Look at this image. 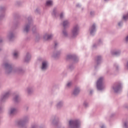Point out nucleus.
<instances>
[{
	"instance_id": "f257e3e1",
	"label": "nucleus",
	"mask_w": 128,
	"mask_h": 128,
	"mask_svg": "<svg viewBox=\"0 0 128 128\" xmlns=\"http://www.w3.org/2000/svg\"><path fill=\"white\" fill-rule=\"evenodd\" d=\"M104 88V78H100L97 81V88L99 90H102Z\"/></svg>"
},
{
	"instance_id": "f03ea898",
	"label": "nucleus",
	"mask_w": 128,
	"mask_h": 128,
	"mask_svg": "<svg viewBox=\"0 0 128 128\" xmlns=\"http://www.w3.org/2000/svg\"><path fill=\"white\" fill-rule=\"evenodd\" d=\"M78 27L76 26L74 28L73 30H72V33L73 36H76L78 34Z\"/></svg>"
},
{
	"instance_id": "7ed1b4c3",
	"label": "nucleus",
	"mask_w": 128,
	"mask_h": 128,
	"mask_svg": "<svg viewBox=\"0 0 128 128\" xmlns=\"http://www.w3.org/2000/svg\"><path fill=\"white\" fill-rule=\"evenodd\" d=\"M46 68H48V62H44L42 64V70H46Z\"/></svg>"
},
{
	"instance_id": "20e7f679",
	"label": "nucleus",
	"mask_w": 128,
	"mask_h": 128,
	"mask_svg": "<svg viewBox=\"0 0 128 128\" xmlns=\"http://www.w3.org/2000/svg\"><path fill=\"white\" fill-rule=\"evenodd\" d=\"M70 126H76L78 124H76V122L73 120H70L69 122Z\"/></svg>"
},
{
	"instance_id": "39448f33",
	"label": "nucleus",
	"mask_w": 128,
	"mask_h": 128,
	"mask_svg": "<svg viewBox=\"0 0 128 128\" xmlns=\"http://www.w3.org/2000/svg\"><path fill=\"white\" fill-rule=\"evenodd\" d=\"M80 92V89L78 88L75 89L74 92V96H76Z\"/></svg>"
},
{
	"instance_id": "423d86ee",
	"label": "nucleus",
	"mask_w": 128,
	"mask_h": 128,
	"mask_svg": "<svg viewBox=\"0 0 128 128\" xmlns=\"http://www.w3.org/2000/svg\"><path fill=\"white\" fill-rule=\"evenodd\" d=\"M114 90L116 92H118L120 90V86H117L116 88H114Z\"/></svg>"
},
{
	"instance_id": "0eeeda50",
	"label": "nucleus",
	"mask_w": 128,
	"mask_h": 128,
	"mask_svg": "<svg viewBox=\"0 0 128 128\" xmlns=\"http://www.w3.org/2000/svg\"><path fill=\"white\" fill-rule=\"evenodd\" d=\"M46 6H52V1L48 0L46 2Z\"/></svg>"
},
{
	"instance_id": "6e6552de",
	"label": "nucleus",
	"mask_w": 128,
	"mask_h": 128,
	"mask_svg": "<svg viewBox=\"0 0 128 128\" xmlns=\"http://www.w3.org/2000/svg\"><path fill=\"white\" fill-rule=\"evenodd\" d=\"M94 28H96V25L93 24L92 27V30L90 31V34H92V32H94Z\"/></svg>"
},
{
	"instance_id": "1a4fd4ad",
	"label": "nucleus",
	"mask_w": 128,
	"mask_h": 128,
	"mask_svg": "<svg viewBox=\"0 0 128 128\" xmlns=\"http://www.w3.org/2000/svg\"><path fill=\"white\" fill-rule=\"evenodd\" d=\"M16 112V110L14 108H12L10 110V114H15Z\"/></svg>"
},
{
	"instance_id": "9d476101",
	"label": "nucleus",
	"mask_w": 128,
	"mask_h": 128,
	"mask_svg": "<svg viewBox=\"0 0 128 128\" xmlns=\"http://www.w3.org/2000/svg\"><path fill=\"white\" fill-rule=\"evenodd\" d=\"M30 58V55H26L25 59V62H28Z\"/></svg>"
},
{
	"instance_id": "9b49d317",
	"label": "nucleus",
	"mask_w": 128,
	"mask_h": 128,
	"mask_svg": "<svg viewBox=\"0 0 128 128\" xmlns=\"http://www.w3.org/2000/svg\"><path fill=\"white\" fill-rule=\"evenodd\" d=\"M29 30H30V26H27L25 27L24 32H28Z\"/></svg>"
},
{
	"instance_id": "f8f14e48",
	"label": "nucleus",
	"mask_w": 128,
	"mask_h": 128,
	"mask_svg": "<svg viewBox=\"0 0 128 128\" xmlns=\"http://www.w3.org/2000/svg\"><path fill=\"white\" fill-rule=\"evenodd\" d=\"M68 21H64L63 22L64 26H68Z\"/></svg>"
},
{
	"instance_id": "ddd939ff",
	"label": "nucleus",
	"mask_w": 128,
	"mask_h": 128,
	"mask_svg": "<svg viewBox=\"0 0 128 128\" xmlns=\"http://www.w3.org/2000/svg\"><path fill=\"white\" fill-rule=\"evenodd\" d=\"M14 58H16L18 56V52H15L14 54Z\"/></svg>"
},
{
	"instance_id": "4468645a",
	"label": "nucleus",
	"mask_w": 128,
	"mask_h": 128,
	"mask_svg": "<svg viewBox=\"0 0 128 128\" xmlns=\"http://www.w3.org/2000/svg\"><path fill=\"white\" fill-rule=\"evenodd\" d=\"M47 36V40H50V38H52V35H50V36Z\"/></svg>"
},
{
	"instance_id": "2eb2a0df",
	"label": "nucleus",
	"mask_w": 128,
	"mask_h": 128,
	"mask_svg": "<svg viewBox=\"0 0 128 128\" xmlns=\"http://www.w3.org/2000/svg\"><path fill=\"white\" fill-rule=\"evenodd\" d=\"M62 16H64V15L62 14H60V18H62Z\"/></svg>"
},
{
	"instance_id": "dca6fc26",
	"label": "nucleus",
	"mask_w": 128,
	"mask_h": 128,
	"mask_svg": "<svg viewBox=\"0 0 128 128\" xmlns=\"http://www.w3.org/2000/svg\"><path fill=\"white\" fill-rule=\"evenodd\" d=\"M100 58H101V57H100V56H98V57L97 60H100Z\"/></svg>"
},
{
	"instance_id": "f3484780",
	"label": "nucleus",
	"mask_w": 128,
	"mask_h": 128,
	"mask_svg": "<svg viewBox=\"0 0 128 128\" xmlns=\"http://www.w3.org/2000/svg\"><path fill=\"white\" fill-rule=\"evenodd\" d=\"M70 84H72V83L69 82V83L68 84L67 86H70Z\"/></svg>"
},
{
	"instance_id": "a211bd4d",
	"label": "nucleus",
	"mask_w": 128,
	"mask_h": 128,
	"mask_svg": "<svg viewBox=\"0 0 128 128\" xmlns=\"http://www.w3.org/2000/svg\"><path fill=\"white\" fill-rule=\"evenodd\" d=\"M15 102H16L18 100V96L16 97V98H14Z\"/></svg>"
},
{
	"instance_id": "6ab92c4d",
	"label": "nucleus",
	"mask_w": 128,
	"mask_h": 128,
	"mask_svg": "<svg viewBox=\"0 0 128 128\" xmlns=\"http://www.w3.org/2000/svg\"><path fill=\"white\" fill-rule=\"evenodd\" d=\"M22 122H20L19 123H18V124H19V126H21L22 124Z\"/></svg>"
},
{
	"instance_id": "aec40b11",
	"label": "nucleus",
	"mask_w": 128,
	"mask_h": 128,
	"mask_svg": "<svg viewBox=\"0 0 128 128\" xmlns=\"http://www.w3.org/2000/svg\"><path fill=\"white\" fill-rule=\"evenodd\" d=\"M8 94H6V95L4 96V98H6V96H8Z\"/></svg>"
},
{
	"instance_id": "412c9836",
	"label": "nucleus",
	"mask_w": 128,
	"mask_h": 128,
	"mask_svg": "<svg viewBox=\"0 0 128 128\" xmlns=\"http://www.w3.org/2000/svg\"><path fill=\"white\" fill-rule=\"evenodd\" d=\"M63 34L64 36H66V32H63Z\"/></svg>"
},
{
	"instance_id": "4be33fe9",
	"label": "nucleus",
	"mask_w": 128,
	"mask_h": 128,
	"mask_svg": "<svg viewBox=\"0 0 128 128\" xmlns=\"http://www.w3.org/2000/svg\"><path fill=\"white\" fill-rule=\"evenodd\" d=\"M120 24H122L121 22H119L118 23V26H120Z\"/></svg>"
},
{
	"instance_id": "5701e85b",
	"label": "nucleus",
	"mask_w": 128,
	"mask_h": 128,
	"mask_svg": "<svg viewBox=\"0 0 128 128\" xmlns=\"http://www.w3.org/2000/svg\"><path fill=\"white\" fill-rule=\"evenodd\" d=\"M101 128H104V126H101Z\"/></svg>"
},
{
	"instance_id": "b1692460",
	"label": "nucleus",
	"mask_w": 128,
	"mask_h": 128,
	"mask_svg": "<svg viewBox=\"0 0 128 128\" xmlns=\"http://www.w3.org/2000/svg\"><path fill=\"white\" fill-rule=\"evenodd\" d=\"M114 54H118V52H114Z\"/></svg>"
},
{
	"instance_id": "393cba45",
	"label": "nucleus",
	"mask_w": 128,
	"mask_h": 128,
	"mask_svg": "<svg viewBox=\"0 0 128 128\" xmlns=\"http://www.w3.org/2000/svg\"><path fill=\"white\" fill-rule=\"evenodd\" d=\"M5 66H8V64H6Z\"/></svg>"
},
{
	"instance_id": "a878e982",
	"label": "nucleus",
	"mask_w": 128,
	"mask_h": 128,
	"mask_svg": "<svg viewBox=\"0 0 128 128\" xmlns=\"http://www.w3.org/2000/svg\"><path fill=\"white\" fill-rule=\"evenodd\" d=\"M90 14H92V12H91Z\"/></svg>"
}]
</instances>
